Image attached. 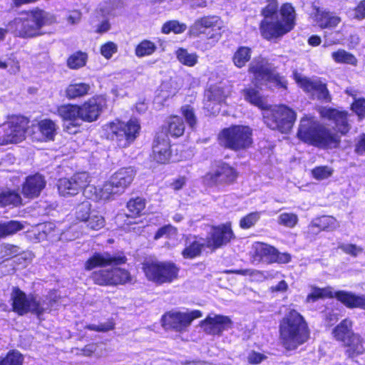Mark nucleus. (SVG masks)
I'll return each instance as SVG.
<instances>
[{
	"mask_svg": "<svg viewBox=\"0 0 365 365\" xmlns=\"http://www.w3.org/2000/svg\"><path fill=\"white\" fill-rule=\"evenodd\" d=\"M318 111L322 118L334 124V130L314 117L304 115L300 120L297 137L304 143L319 149L339 148L341 143V138L346 136L351 130L349 113L346 110L331 107H321Z\"/></svg>",
	"mask_w": 365,
	"mask_h": 365,
	"instance_id": "nucleus-1",
	"label": "nucleus"
},
{
	"mask_svg": "<svg viewBox=\"0 0 365 365\" xmlns=\"http://www.w3.org/2000/svg\"><path fill=\"white\" fill-rule=\"evenodd\" d=\"M108 96L104 93L95 94L82 103H65L56 108V114L63 123V130L69 134L80 131L82 122L97 121L108 108Z\"/></svg>",
	"mask_w": 365,
	"mask_h": 365,
	"instance_id": "nucleus-2",
	"label": "nucleus"
},
{
	"mask_svg": "<svg viewBox=\"0 0 365 365\" xmlns=\"http://www.w3.org/2000/svg\"><path fill=\"white\" fill-rule=\"evenodd\" d=\"M311 336V330L304 317L294 309H291L279 322V340L287 351L297 350L307 343Z\"/></svg>",
	"mask_w": 365,
	"mask_h": 365,
	"instance_id": "nucleus-3",
	"label": "nucleus"
},
{
	"mask_svg": "<svg viewBox=\"0 0 365 365\" xmlns=\"http://www.w3.org/2000/svg\"><path fill=\"white\" fill-rule=\"evenodd\" d=\"M140 130L139 120L135 118L127 121L115 118L104 125L106 138L120 149L130 147L139 136Z\"/></svg>",
	"mask_w": 365,
	"mask_h": 365,
	"instance_id": "nucleus-4",
	"label": "nucleus"
},
{
	"mask_svg": "<svg viewBox=\"0 0 365 365\" xmlns=\"http://www.w3.org/2000/svg\"><path fill=\"white\" fill-rule=\"evenodd\" d=\"M280 19H263L259 23V31L267 41L278 39L290 32L296 24V13L290 3H284L279 8Z\"/></svg>",
	"mask_w": 365,
	"mask_h": 365,
	"instance_id": "nucleus-5",
	"label": "nucleus"
},
{
	"mask_svg": "<svg viewBox=\"0 0 365 365\" xmlns=\"http://www.w3.org/2000/svg\"><path fill=\"white\" fill-rule=\"evenodd\" d=\"M334 339L344 348L348 359H354L365 353V340L353 330V322L346 318L342 319L331 331Z\"/></svg>",
	"mask_w": 365,
	"mask_h": 365,
	"instance_id": "nucleus-6",
	"label": "nucleus"
},
{
	"mask_svg": "<svg viewBox=\"0 0 365 365\" xmlns=\"http://www.w3.org/2000/svg\"><path fill=\"white\" fill-rule=\"evenodd\" d=\"M217 140L225 149L235 153L246 151L253 146V130L249 125H231L220 130Z\"/></svg>",
	"mask_w": 365,
	"mask_h": 365,
	"instance_id": "nucleus-7",
	"label": "nucleus"
},
{
	"mask_svg": "<svg viewBox=\"0 0 365 365\" xmlns=\"http://www.w3.org/2000/svg\"><path fill=\"white\" fill-rule=\"evenodd\" d=\"M26 16L15 20L19 36L34 38L43 34L42 27L56 22L54 15L39 8H35L24 12Z\"/></svg>",
	"mask_w": 365,
	"mask_h": 365,
	"instance_id": "nucleus-8",
	"label": "nucleus"
},
{
	"mask_svg": "<svg viewBox=\"0 0 365 365\" xmlns=\"http://www.w3.org/2000/svg\"><path fill=\"white\" fill-rule=\"evenodd\" d=\"M263 111L262 118L267 127L282 134L289 133L297 120L295 110L284 104L268 105Z\"/></svg>",
	"mask_w": 365,
	"mask_h": 365,
	"instance_id": "nucleus-9",
	"label": "nucleus"
},
{
	"mask_svg": "<svg viewBox=\"0 0 365 365\" xmlns=\"http://www.w3.org/2000/svg\"><path fill=\"white\" fill-rule=\"evenodd\" d=\"M141 269L148 281L163 285L177 280L180 269L172 261L149 259L141 263Z\"/></svg>",
	"mask_w": 365,
	"mask_h": 365,
	"instance_id": "nucleus-10",
	"label": "nucleus"
},
{
	"mask_svg": "<svg viewBox=\"0 0 365 365\" xmlns=\"http://www.w3.org/2000/svg\"><path fill=\"white\" fill-rule=\"evenodd\" d=\"M240 172L230 163L220 160L212 165V170L205 174L202 181L210 187L224 188L237 183Z\"/></svg>",
	"mask_w": 365,
	"mask_h": 365,
	"instance_id": "nucleus-11",
	"label": "nucleus"
},
{
	"mask_svg": "<svg viewBox=\"0 0 365 365\" xmlns=\"http://www.w3.org/2000/svg\"><path fill=\"white\" fill-rule=\"evenodd\" d=\"M10 303L11 312L20 317L31 313L40 318L46 311L35 295L27 294L19 287H12Z\"/></svg>",
	"mask_w": 365,
	"mask_h": 365,
	"instance_id": "nucleus-12",
	"label": "nucleus"
},
{
	"mask_svg": "<svg viewBox=\"0 0 365 365\" xmlns=\"http://www.w3.org/2000/svg\"><path fill=\"white\" fill-rule=\"evenodd\" d=\"M222 21L215 15L203 16L197 19L190 28V34L193 37H203L215 44L222 37Z\"/></svg>",
	"mask_w": 365,
	"mask_h": 365,
	"instance_id": "nucleus-13",
	"label": "nucleus"
},
{
	"mask_svg": "<svg viewBox=\"0 0 365 365\" xmlns=\"http://www.w3.org/2000/svg\"><path fill=\"white\" fill-rule=\"evenodd\" d=\"M93 283L101 287H116L130 283L133 280L130 272L119 266H111L93 271L91 274Z\"/></svg>",
	"mask_w": 365,
	"mask_h": 365,
	"instance_id": "nucleus-14",
	"label": "nucleus"
},
{
	"mask_svg": "<svg viewBox=\"0 0 365 365\" xmlns=\"http://www.w3.org/2000/svg\"><path fill=\"white\" fill-rule=\"evenodd\" d=\"M136 172L131 167H124L115 172L110 180L101 189V197L110 199L114 195L121 193L133 182Z\"/></svg>",
	"mask_w": 365,
	"mask_h": 365,
	"instance_id": "nucleus-15",
	"label": "nucleus"
},
{
	"mask_svg": "<svg viewBox=\"0 0 365 365\" xmlns=\"http://www.w3.org/2000/svg\"><path fill=\"white\" fill-rule=\"evenodd\" d=\"M248 72L251 73L257 82L265 81L273 83L277 88L287 89V81L274 68L263 60L257 61L250 64Z\"/></svg>",
	"mask_w": 365,
	"mask_h": 365,
	"instance_id": "nucleus-16",
	"label": "nucleus"
},
{
	"mask_svg": "<svg viewBox=\"0 0 365 365\" xmlns=\"http://www.w3.org/2000/svg\"><path fill=\"white\" fill-rule=\"evenodd\" d=\"M251 258L255 262H266L267 264H287L292 256L288 252H280L275 247L262 242L253 243Z\"/></svg>",
	"mask_w": 365,
	"mask_h": 365,
	"instance_id": "nucleus-17",
	"label": "nucleus"
},
{
	"mask_svg": "<svg viewBox=\"0 0 365 365\" xmlns=\"http://www.w3.org/2000/svg\"><path fill=\"white\" fill-rule=\"evenodd\" d=\"M202 316V312L198 309L190 312L169 311L162 316L161 325L166 330L182 332L195 319L200 318Z\"/></svg>",
	"mask_w": 365,
	"mask_h": 365,
	"instance_id": "nucleus-18",
	"label": "nucleus"
},
{
	"mask_svg": "<svg viewBox=\"0 0 365 365\" xmlns=\"http://www.w3.org/2000/svg\"><path fill=\"white\" fill-rule=\"evenodd\" d=\"M322 299H336L348 309H361L365 310V294H356L352 292L338 290L334 292L331 286L319 287Z\"/></svg>",
	"mask_w": 365,
	"mask_h": 365,
	"instance_id": "nucleus-19",
	"label": "nucleus"
},
{
	"mask_svg": "<svg viewBox=\"0 0 365 365\" xmlns=\"http://www.w3.org/2000/svg\"><path fill=\"white\" fill-rule=\"evenodd\" d=\"M89 184L86 173H76L70 178H61L57 181L58 194L65 197H73L83 192Z\"/></svg>",
	"mask_w": 365,
	"mask_h": 365,
	"instance_id": "nucleus-20",
	"label": "nucleus"
},
{
	"mask_svg": "<svg viewBox=\"0 0 365 365\" xmlns=\"http://www.w3.org/2000/svg\"><path fill=\"white\" fill-rule=\"evenodd\" d=\"M128 258L123 251L115 255L105 252H94L84 263V269L91 271L97 267H106L108 266H120L126 264Z\"/></svg>",
	"mask_w": 365,
	"mask_h": 365,
	"instance_id": "nucleus-21",
	"label": "nucleus"
},
{
	"mask_svg": "<svg viewBox=\"0 0 365 365\" xmlns=\"http://www.w3.org/2000/svg\"><path fill=\"white\" fill-rule=\"evenodd\" d=\"M234 239L235 235L231 222L212 226L210 235L206 238L212 252L227 245Z\"/></svg>",
	"mask_w": 365,
	"mask_h": 365,
	"instance_id": "nucleus-22",
	"label": "nucleus"
},
{
	"mask_svg": "<svg viewBox=\"0 0 365 365\" xmlns=\"http://www.w3.org/2000/svg\"><path fill=\"white\" fill-rule=\"evenodd\" d=\"M171 143L162 134H157L152 145L149 160L155 165H168L172 163Z\"/></svg>",
	"mask_w": 365,
	"mask_h": 365,
	"instance_id": "nucleus-23",
	"label": "nucleus"
},
{
	"mask_svg": "<svg viewBox=\"0 0 365 365\" xmlns=\"http://www.w3.org/2000/svg\"><path fill=\"white\" fill-rule=\"evenodd\" d=\"M29 122L28 118L21 115L9 116L6 122L9 130L4 135V143H17L24 140Z\"/></svg>",
	"mask_w": 365,
	"mask_h": 365,
	"instance_id": "nucleus-24",
	"label": "nucleus"
},
{
	"mask_svg": "<svg viewBox=\"0 0 365 365\" xmlns=\"http://www.w3.org/2000/svg\"><path fill=\"white\" fill-rule=\"evenodd\" d=\"M232 321L228 316L215 314L207 315L199 322V326L208 335L221 336L224 331L232 327Z\"/></svg>",
	"mask_w": 365,
	"mask_h": 365,
	"instance_id": "nucleus-25",
	"label": "nucleus"
},
{
	"mask_svg": "<svg viewBox=\"0 0 365 365\" xmlns=\"http://www.w3.org/2000/svg\"><path fill=\"white\" fill-rule=\"evenodd\" d=\"M46 186L43 175L36 172L27 175L21 185V192L27 200L38 198Z\"/></svg>",
	"mask_w": 365,
	"mask_h": 365,
	"instance_id": "nucleus-26",
	"label": "nucleus"
},
{
	"mask_svg": "<svg viewBox=\"0 0 365 365\" xmlns=\"http://www.w3.org/2000/svg\"><path fill=\"white\" fill-rule=\"evenodd\" d=\"M310 17L314 24L321 29H333L338 26L341 19L334 12L319 6L312 4Z\"/></svg>",
	"mask_w": 365,
	"mask_h": 365,
	"instance_id": "nucleus-27",
	"label": "nucleus"
},
{
	"mask_svg": "<svg viewBox=\"0 0 365 365\" xmlns=\"http://www.w3.org/2000/svg\"><path fill=\"white\" fill-rule=\"evenodd\" d=\"M184 241V247L181 251V255L184 259H195L200 257L206 249L209 250L206 238L199 235H190L185 237Z\"/></svg>",
	"mask_w": 365,
	"mask_h": 365,
	"instance_id": "nucleus-28",
	"label": "nucleus"
},
{
	"mask_svg": "<svg viewBox=\"0 0 365 365\" xmlns=\"http://www.w3.org/2000/svg\"><path fill=\"white\" fill-rule=\"evenodd\" d=\"M32 138L38 141H53L56 135L57 125L50 118L40 120L33 125Z\"/></svg>",
	"mask_w": 365,
	"mask_h": 365,
	"instance_id": "nucleus-29",
	"label": "nucleus"
},
{
	"mask_svg": "<svg viewBox=\"0 0 365 365\" xmlns=\"http://www.w3.org/2000/svg\"><path fill=\"white\" fill-rule=\"evenodd\" d=\"M232 93V86L217 82L210 84L204 91V97L208 102L217 104L225 103Z\"/></svg>",
	"mask_w": 365,
	"mask_h": 365,
	"instance_id": "nucleus-30",
	"label": "nucleus"
},
{
	"mask_svg": "<svg viewBox=\"0 0 365 365\" xmlns=\"http://www.w3.org/2000/svg\"><path fill=\"white\" fill-rule=\"evenodd\" d=\"M185 130V124L182 118L178 115H171L161 127V133L166 139H176L182 136Z\"/></svg>",
	"mask_w": 365,
	"mask_h": 365,
	"instance_id": "nucleus-31",
	"label": "nucleus"
},
{
	"mask_svg": "<svg viewBox=\"0 0 365 365\" xmlns=\"http://www.w3.org/2000/svg\"><path fill=\"white\" fill-rule=\"evenodd\" d=\"M244 100L250 105L264 110L269 105L266 98L260 93L259 89L255 87L249 86L241 91Z\"/></svg>",
	"mask_w": 365,
	"mask_h": 365,
	"instance_id": "nucleus-32",
	"label": "nucleus"
},
{
	"mask_svg": "<svg viewBox=\"0 0 365 365\" xmlns=\"http://www.w3.org/2000/svg\"><path fill=\"white\" fill-rule=\"evenodd\" d=\"M91 85L86 82H74L69 83L65 88V97L68 100H76L84 98L90 94Z\"/></svg>",
	"mask_w": 365,
	"mask_h": 365,
	"instance_id": "nucleus-33",
	"label": "nucleus"
},
{
	"mask_svg": "<svg viewBox=\"0 0 365 365\" xmlns=\"http://www.w3.org/2000/svg\"><path fill=\"white\" fill-rule=\"evenodd\" d=\"M92 212V205L90 202L85 200L78 203L71 213L72 222L78 225L88 221V217Z\"/></svg>",
	"mask_w": 365,
	"mask_h": 365,
	"instance_id": "nucleus-34",
	"label": "nucleus"
},
{
	"mask_svg": "<svg viewBox=\"0 0 365 365\" xmlns=\"http://www.w3.org/2000/svg\"><path fill=\"white\" fill-rule=\"evenodd\" d=\"M22 205L21 196L17 190L0 188V207H16Z\"/></svg>",
	"mask_w": 365,
	"mask_h": 365,
	"instance_id": "nucleus-35",
	"label": "nucleus"
},
{
	"mask_svg": "<svg viewBox=\"0 0 365 365\" xmlns=\"http://www.w3.org/2000/svg\"><path fill=\"white\" fill-rule=\"evenodd\" d=\"M316 226L322 232H331L337 230L340 225L336 217L331 215H323L312 219Z\"/></svg>",
	"mask_w": 365,
	"mask_h": 365,
	"instance_id": "nucleus-36",
	"label": "nucleus"
},
{
	"mask_svg": "<svg viewBox=\"0 0 365 365\" xmlns=\"http://www.w3.org/2000/svg\"><path fill=\"white\" fill-rule=\"evenodd\" d=\"M252 50L250 46H240L234 52L232 61L237 68L245 67L251 60Z\"/></svg>",
	"mask_w": 365,
	"mask_h": 365,
	"instance_id": "nucleus-37",
	"label": "nucleus"
},
{
	"mask_svg": "<svg viewBox=\"0 0 365 365\" xmlns=\"http://www.w3.org/2000/svg\"><path fill=\"white\" fill-rule=\"evenodd\" d=\"M146 200L142 197L130 198L126 203V208L128 211V217L137 218L143 215L145 209Z\"/></svg>",
	"mask_w": 365,
	"mask_h": 365,
	"instance_id": "nucleus-38",
	"label": "nucleus"
},
{
	"mask_svg": "<svg viewBox=\"0 0 365 365\" xmlns=\"http://www.w3.org/2000/svg\"><path fill=\"white\" fill-rule=\"evenodd\" d=\"M24 228V224L19 220H11L0 222V240L14 235Z\"/></svg>",
	"mask_w": 365,
	"mask_h": 365,
	"instance_id": "nucleus-39",
	"label": "nucleus"
},
{
	"mask_svg": "<svg viewBox=\"0 0 365 365\" xmlns=\"http://www.w3.org/2000/svg\"><path fill=\"white\" fill-rule=\"evenodd\" d=\"M331 56L336 63L349 64L353 66H356L358 63V60L353 53L342 48L332 52Z\"/></svg>",
	"mask_w": 365,
	"mask_h": 365,
	"instance_id": "nucleus-40",
	"label": "nucleus"
},
{
	"mask_svg": "<svg viewBox=\"0 0 365 365\" xmlns=\"http://www.w3.org/2000/svg\"><path fill=\"white\" fill-rule=\"evenodd\" d=\"M88 54L78 51L72 53L66 60V65L70 69L77 70L86 66Z\"/></svg>",
	"mask_w": 365,
	"mask_h": 365,
	"instance_id": "nucleus-41",
	"label": "nucleus"
},
{
	"mask_svg": "<svg viewBox=\"0 0 365 365\" xmlns=\"http://www.w3.org/2000/svg\"><path fill=\"white\" fill-rule=\"evenodd\" d=\"M24 361V355L16 349H10L0 356V365H23Z\"/></svg>",
	"mask_w": 365,
	"mask_h": 365,
	"instance_id": "nucleus-42",
	"label": "nucleus"
},
{
	"mask_svg": "<svg viewBox=\"0 0 365 365\" xmlns=\"http://www.w3.org/2000/svg\"><path fill=\"white\" fill-rule=\"evenodd\" d=\"M157 50L155 43L150 40L140 41L135 48V55L138 58L151 56Z\"/></svg>",
	"mask_w": 365,
	"mask_h": 365,
	"instance_id": "nucleus-43",
	"label": "nucleus"
},
{
	"mask_svg": "<svg viewBox=\"0 0 365 365\" xmlns=\"http://www.w3.org/2000/svg\"><path fill=\"white\" fill-rule=\"evenodd\" d=\"M175 54L179 62L184 66L192 67L197 63L198 56L195 53H190L186 48H179Z\"/></svg>",
	"mask_w": 365,
	"mask_h": 365,
	"instance_id": "nucleus-44",
	"label": "nucleus"
},
{
	"mask_svg": "<svg viewBox=\"0 0 365 365\" xmlns=\"http://www.w3.org/2000/svg\"><path fill=\"white\" fill-rule=\"evenodd\" d=\"M187 26L178 20H169L165 22L161 27V32L164 34L174 33L175 34H182L185 31Z\"/></svg>",
	"mask_w": 365,
	"mask_h": 365,
	"instance_id": "nucleus-45",
	"label": "nucleus"
},
{
	"mask_svg": "<svg viewBox=\"0 0 365 365\" xmlns=\"http://www.w3.org/2000/svg\"><path fill=\"white\" fill-rule=\"evenodd\" d=\"M83 224H85L87 229L98 231L105 226L106 220L102 215L96 212H92L88 217V221L84 222Z\"/></svg>",
	"mask_w": 365,
	"mask_h": 365,
	"instance_id": "nucleus-46",
	"label": "nucleus"
},
{
	"mask_svg": "<svg viewBox=\"0 0 365 365\" xmlns=\"http://www.w3.org/2000/svg\"><path fill=\"white\" fill-rule=\"evenodd\" d=\"M311 173L312 177L317 180H324L330 178L333 173L334 170L328 165H319L314 167Z\"/></svg>",
	"mask_w": 365,
	"mask_h": 365,
	"instance_id": "nucleus-47",
	"label": "nucleus"
},
{
	"mask_svg": "<svg viewBox=\"0 0 365 365\" xmlns=\"http://www.w3.org/2000/svg\"><path fill=\"white\" fill-rule=\"evenodd\" d=\"M295 81L298 86L307 93H314V90L318 81H312L307 77H302L300 76H295Z\"/></svg>",
	"mask_w": 365,
	"mask_h": 365,
	"instance_id": "nucleus-48",
	"label": "nucleus"
},
{
	"mask_svg": "<svg viewBox=\"0 0 365 365\" xmlns=\"http://www.w3.org/2000/svg\"><path fill=\"white\" fill-rule=\"evenodd\" d=\"M260 214L259 212H252L243 216L239 222L240 228L248 230L253 227L259 220Z\"/></svg>",
	"mask_w": 365,
	"mask_h": 365,
	"instance_id": "nucleus-49",
	"label": "nucleus"
},
{
	"mask_svg": "<svg viewBox=\"0 0 365 365\" xmlns=\"http://www.w3.org/2000/svg\"><path fill=\"white\" fill-rule=\"evenodd\" d=\"M180 113L185 119L188 126L194 128L197 124V118L193 108L188 104L184 105L180 108Z\"/></svg>",
	"mask_w": 365,
	"mask_h": 365,
	"instance_id": "nucleus-50",
	"label": "nucleus"
},
{
	"mask_svg": "<svg viewBox=\"0 0 365 365\" xmlns=\"http://www.w3.org/2000/svg\"><path fill=\"white\" fill-rule=\"evenodd\" d=\"M298 216L292 212H283L279 215L278 222L287 227L293 228L298 223Z\"/></svg>",
	"mask_w": 365,
	"mask_h": 365,
	"instance_id": "nucleus-51",
	"label": "nucleus"
},
{
	"mask_svg": "<svg viewBox=\"0 0 365 365\" xmlns=\"http://www.w3.org/2000/svg\"><path fill=\"white\" fill-rule=\"evenodd\" d=\"M267 4L261 9L264 19L272 18L279 11L277 0H267Z\"/></svg>",
	"mask_w": 365,
	"mask_h": 365,
	"instance_id": "nucleus-52",
	"label": "nucleus"
},
{
	"mask_svg": "<svg viewBox=\"0 0 365 365\" xmlns=\"http://www.w3.org/2000/svg\"><path fill=\"white\" fill-rule=\"evenodd\" d=\"M115 323L113 318L108 319V320L106 323L100 324L98 325L96 324H87L85 326V329L90 331H97V332H107L109 331H112L115 329Z\"/></svg>",
	"mask_w": 365,
	"mask_h": 365,
	"instance_id": "nucleus-53",
	"label": "nucleus"
},
{
	"mask_svg": "<svg viewBox=\"0 0 365 365\" xmlns=\"http://www.w3.org/2000/svg\"><path fill=\"white\" fill-rule=\"evenodd\" d=\"M314 93L317 95L318 100L324 101L327 103L331 102V97L329 94L327 84L321 81H318L314 90Z\"/></svg>",
	"mask_w": 365,
	"mask_h": 365,
	"instance_id": "nucleus-54",
	"label": "nucleus"
},
{
	"mask_svg": "<svg viewBox=\"0 0 365 365\" xmlns=\"http://www.w3.org/2000/svg\"><path fill=\"white\" fill-rule=\"evenodd\" d=\"M350 109L357 115L359 120L365 118V98H354Z\"/></svg>",
	"mask_w": 365,
	"mask_h": 365,
	"instance_id": "nucleus-55",
	"label": "nucleus"
},
{
	"mask_svg": "<svg viewBox=\"0 0 365 365\" xmlns=\"http://www.w3.org/2000/svg\"><path fill=\"white\" fill-rule=\"evenodd\" d=\"M118 51V46L113 41H107L100 47L101 54L107 60L111 58L113 55Z\"/></svg>",
	"mask_w": 365,
	"mask_h": 365,
	"instance_id": "nucleus-56",
	"label": "nucleus"
},
{
	"mask_svg": "<svg viewBox=\"0 0 365 365\" xmlns=\"http://www.w3.org/2000/svg\"><path fill=\"white\" fill-rule=\"evenodd\" d=\"M1 253L2 257L9 260L19 255V247L15 245L6 243L2 245Z\"/></svg>",
	"mask_w": 365,
	"mask_h": 365,
	"instance_id": "nucleus-57",
	"label": "nucleus"
},
{
	"mask_svg": "<svg viewBox=\"0 0 365 365\" xmlns=\"http://www.w3.org/2000/svg\"><path fill=\"white\" fill-rule=\"evenodd\" d=\"M320 233L321 231L312 220L307 225L306 230L304 231L303 235L307 240L312 242L317 240L318 235Z\"/></svg>",
	"mask_w": 365,
	"mask_h": 365,
	"instance_id": "nucleus-58",
	"label": "nucleus"
},
{
	"mask_svg": "<svg viewBox=\"0 0 365 365\" xmlns=\"http://www.w3.org/2000/svg\"><path fill=\"white\" fill-rule=\"evenodd\" d=\"M339 249L342 250L345 254L356 257L359 254L363 252L364 249L358 247L354 244H341L339 245Z\"/></svg>",
	"mask_w": 365,
	"mask_h": 365,
	"instance_id": "nucleus-59",
	"label": "nucleus"
},
{
	"mask_svg": "<svg viewBox=\"0 0 365 365\" xmlns=\"http://www.w3.org/2000/svg\"><path fill=\"white\" fill-rule=\"evenodd\" d=\"M267 356L255 350L251 351L247 356V362L251 365H258L266 360Z\"/></svg>",
	"mask_w": 365,
	"mask_h": 365,
	"instance_id": "nucleus-60",
	"label": "nucleus"
},
{
	"mask_svg": "<svg viewBox=\"0 0 365 365\" xmlns=\"http://www.w3.org/2000/svg\"><path fill=\"white\" fill-rule=\"evenodd\" d=\"M354 19L361 21L365 19V0L360 1L353 9Z\"/></svg>",
	"mask_w": 365,
	"mask_h": 365,
	"instance_id": "nucleus-61",
	"label": "nucleus"
},
{
	"mask_svg": "<svg viewBox=\"0 0 365 365\" xmlns=\"http://www.w3.org/2000/svg\"><path fill=\"white\" fill-rule=\"evenodd\" d=\"M311 292L309 293L305 299L306 303H314L319 299H322L319 287L317 286L311 287Z\"/></svg>",
	"mask_w": 365,
	"mask_h": 365,
	"instance_id": "nucleus-62",
	"label": "nucleus"
},
{
	"mask_svg": "<svg viewBox=\"0 0 365 365\" xmlns=\"http://www.w3.org/2000/svg\"><path fill=\"white\" fill-rule=\"evenodd\" d=\"M176 228L171 225H165L160 227L154 235V240H157L163 236H168L172 232H175Z\"/></svg>",
	"mask_w": 365,
	"mask_h": 365,
	"instance_id": "nucleus-63",
	"label": "nucleus"
},
{
	"mask_svg": "<svg viewBox=\"0 0 365 365\" xmlns=\"http://www.w3.org/2000/svg\"><path fill=\"white\" fill-rule=\"evenodd\" d=\"M354 152L359 155L365 154V133H361L357 137L354 145Z\"/></svg>",
	"mask_w": 365,
	"mask_h": 365,
	"instance_id": "nucleus-64",
	"label": "nucleus"
}]
</instances>
